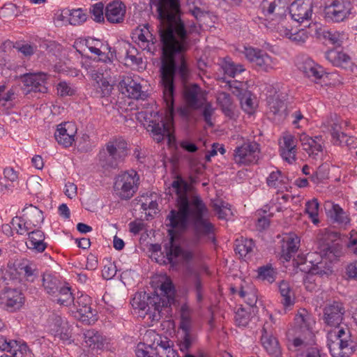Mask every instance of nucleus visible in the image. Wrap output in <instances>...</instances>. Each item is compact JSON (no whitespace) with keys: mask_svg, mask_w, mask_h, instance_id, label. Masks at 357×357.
Instances as JSON below:
<instances>
[{"mask_svg":"<svg viewBox=\"0 0 357 357\" xmlns=\"http://www.w3.org/2000/svg\"><path fill=\"white\" fill-rule=\"evenodd\" d=\"M66 13L68 15V22L71 25H80L87 19L86 13L82 8L67 10Z\"/></svg>","mask_w":357,"mask_h":357,"instance_id":"nucleus-48","label":"nucleus"},{"mask_svg":"<svg viewBox=\"0 0 357 357\" xmlns=\"http://www.w3.org/2000/svg\"><path fill=\"white\" fill-rule=\"evenodd\" d=\"M259 153V144L247 141L235 148L233 160L238 165H248L257 160Z\"/></svg>","mask_w":357,"mask_h":357,"instance_id":"nucleus-13","label":"nucleus"},{"mask_svg":"<svg viewBox=\"0 0 357 357\" xmlns=\"http://www.w3.org/2000/svg\"><path fill=\"white\" fill-rule=\"evenodd\" d=\"M134 38H135V42L142 50L148 52H151L154 50L155 38L151 32L148 24L137 28L134 33Z\"/></svg>","mask_w":357,"mask_h":357,"instance_id":"nucleus-27","label":"nucleus"},{"mask_svg":"<svg viewBox=\"0 0 357 357\" xmlns=\"http://www.w3.org/2000/svg\"><path fill=\"white\" fill-rule=\"evenodd\" d=\"M300 238L294 234H290L287 237L282 246L281 259L289 261L297 252L300 246Z\"/></svg>","mask_w":357,"mask_h":357,"instance_id":"nucleus-32","label":"nucleus"},{"mask_svg":"<svg viewBox=\"0 0 357 357\" xmlns=\"http://www.w3.org/2000/svg\"><path fill=\"white\" fill-rule=\"evenodd\" d=\"M10 225L12 229L15 230L19 235H28L34 229L24 214L22 216L14 217L10 222Z\"/></svg>","mask_w":357,"mask_h":357,"instance_id":"nucleus-43","label":"nucleus"},{"mask_svg":"<svg viewBox=\"0 0 357 357\" xmlns=\"http://www.w3.org/2000/svg\"><path fill=\"white\" fill-rule=\"evenodd\" d=\"M1 303L8 312L20 310L25 303V296L21 290L17 289H6L1 296Z\"/></svg>","mask_w":357,"mask_h":357,"instance_id":"nucleus-19","label":"nucleus"},{"mask_svg":"<svg viewBox=\"0 0 357 357\" xmlns=\"http://www.w3.org/2000/svg\"><path fill=\"white\" fill-rule=\"evenodd\" d=\"M222 105V109L226 116H233L232 105L230 96L227 93H222L218 98Z\"/></svg>","mask_w":357,"mask_h":357,"instance_id":"nucleus-57","label":"nucleus"},{"mask_svg":"<svg viewBox=\"0 0 357 357\" xmlns=\"http://www.w3.org/2000/svg\"><path fill=\"white\" fill-rule=\"evenodd\" d=\"M268 106L270 112L274 115L280 114L284 109V101L279 98L278 95L268 97L267 99Z\"/></svg>","mask_w":357,"mask_h":357,"instance_id":"nucleus-51","label":"nucleus"},{"mask_svg":"<svg viewBox=\"0 0 357 357\" xmlns=\"http://www.w3.org/2000/svg\"><path fill=\"white\" fill-rule=\"evenodd\" d=\"M238 294L250 307H254L257 302V290L252 283L242 284Z\"/></svg>","mask_w":357,"mask_h":357,"instance_id":"nucleus-34","label":"nucleus"},{"mask_svg":"<svg viewBox=\"0 0 357 357\" xmlns=\"http://www.w3.org/2000/svg\"><path fill=\"white\" fill-rule=\"evenodd\" d=\"M15 92L12 88L6 90V85L0 86V105H5L6 102L15 99Z\"/></svg>","mask_w":357,"mask_h":357,"instance_id":"nucleus-59","label":"nucleus"},{"mask_svg":"<svg viewBox=\"0 0 357 357\" xmlns=\"http://www.w3.org/2000/svg\"><path fill=\"white\" fill-rule=\"evenodd\" d=\"M320 29V23L312 22L307 27L300 29H293L289 22L282 20L276 26L277 32L282 37L288 38L297 45H304L310 36L316 37L318 30Z\"/></svg>","mask_w":357,"mask_h":357,"instance_id":"nucleus-7","label":"nucleus"},{"mask_svg":"<svg viewBox=\"0 0 357 357\" xmlns=\"http://www.w3.org/2000/svg\"><path fill=\"white\" fill-rule=\"evenodd\" d=\"M92 299L87 294L78 292L72 303L70 312L73 317L86 324H92L97 320V312L91 307Z\"/></svg>","mask_w":357,"mask_h":357,"instance_id":"nucleus-9","label":"nucleus"},{"mask_svg":"<svg viewBox=\"0 0 357 357\" xmlns=\"http://www.w3.org/2000/svg\"><path fill=\"white\" fill-rule=\"evenodd\" d=\"M156 7L158 19L160 22V36L162 44L161 81L163 99L165 102V115L159 112L142 111L137 119L147 123L146 129L157 142L167 137L169 142L174 138V93L176 63L174 56L182 54L190 46V36L199 34L201 26L182 18L180 1H151Z\"/></svg>","mask_w":357,"mask_h":357,"instance_id":"nucleus-1","label":"nucleus"},{"mask_svg":"<svg viewBox=\"0 0 357 357\" xmlns=\"http://www.w3.org/2000/svg\"><path fill=\"white\" fill-rule=\"evenodd\" d=\"M296 357H327L317 347H309L297 354Z\"/></svg>","mask_w":357,"mask_h":357,"instance_id":"nucleus-61","label":"nucleus"},{"mask_svg":"<svg viewBox=\"0 0 357 357\" xmlns=\"http://www.w3.org/2000/svg\"><path fill=\"white\" fill-rule=\"evenodd\" d=\"M119 85L121 93L130 98L138 100L146 97L145 92L142 90L141 84L132 77H124Z\"/></svg>","mask_w":357,"mask_h":357,"instance_id":"nucleus-24","label":"nucleus"},{"mask_svg":"<svg viewBox=\"0 0 357 357\" xmlns=\"http://www.w3.org/2000/svg\"><path fill=\"white\" fill-rule=\"evenodd\" d=\"M4 178L0 179V185L4 186L6 189H8L11 185L3 183V180H7L11 183H14L18 180V172L15 171L13 167H6L3 170Z\"/></svg>","mask_w":357,"mask_h":357,"instance_id":"nucleus-56","label":"nucleus"},{"mask_svg":"<svg viewBox=\"0 0 357 357\" xmlns=\"http://www.w3.org/2000/svg\"><path fill=\"white\" fill-rule=\"evenodd\" d=\"M23 271L24 277L29 281H33L37 275V268L34 264H29L21 268Z\"/></svg>","mask_w":357,"mask_h":357,"instance_id":"nucleus-63","label":"nucleus"},{"mask_svg":"<svg viewBox=\"0 0 357 357\" xmlns=\"http://www.w3.org/2000/svg\"><path fill=\"white\" fill-rule=\"evenodd\" d=\"M296 137L289 133H284L279 139V153L284 161L289 165L296 162L298 153Z\"/></svg>","mask_w":357,"mask_h":357,"instance_id":"nucleus-16","label":"nucleus"},{"mask_svg":"<svg viewBox=\"0 0 357 357\" xmlns=\"http://www.w3.org/2000/svg\"><path fill=\"white\" fill-rule=\"evenodd\" d=\"M261 342L270 356L278 357L281 355V348L278 339L267 331L266 325H264L262 330Z\"/></svg>","mask_w":357,"mask_h":357,"instance_id":"nucleus-28","label":"nucleus"},{"mask_svg":"<svg viewBox=\"0 0 357 357\" xmlns=\"http://www.w3.org/2000/svg\"><path fill=\"white\" fill-rule=\"evenodd\" d=\"M277 275V271L271 264H266L258 268L257 278L263 281H266L269 283H273Z\"/></svg>","mask_w":357,"mask_h":357,"instance_id":"nucleus-45","label":"nucleus"},{"mask_svg":"<svg viewBox=\"0 0 357 357\" xmlns=\"http://www.w3.org/2000/svg\"><path fill=\"white\" fill-rule=\"evenodd\" d=\"M291 118L293 119L292 124L296 128H300L304 125H307L308 119L305 118L300 110H296L291 114Z\"/></svg>","mask_w":357,"mask_h":357,"instance_id":"nucleus-62","label":"nucleus"},{"mask_svg":"<svg viewBox=\"0 0 357 357\" xmlns=\"http://www.w3.org/2000/svg\"><path fill=\"white\" fill-rule=\"evenodd\" d=\"M160 295L153 294L147 296L145 295L142 299V296L136 295L131 301L134 309H137L149 314L153 320L160 318V313L163 308L169 307L174 303L176 290L170 278H166L160 287Z\"/></svg>","mask_w":357,"mask_h":357,"instance_id":"nucleus-5","label":"nucleus"},{"mask_svg":"<svg viewBox=\"0 0 357 357\" xmlns=\"http://www.w3.org/2000/svg\"><path fill=\"white\" fill-rule=\"evenodd\" d=\"M295 324L301 328L304 329L308 336L312 337V328L315 324L314 320L312 316L305 309H301L295 316Z\"/></svg>","mask_w":357,"mask_h":357,"instance_id":"nucleus-33","label":"nucleus"},{"mask_svg":"<svg viewBox=\"0 0 357 357\" xmlns=\"http://www.w3.org/2000/svg\"><path fill=\"white\" fill-rule=\"evenodd\" d=\"M44 326L48 333L59 338L64 343L70 344L73 342L72 330L67 322L58 314L50 313Z\"/></svg>","mask_w":357,"mask_h":357,"instance_id":"nucleus-11","label":"nucleus"},{"mask_svg":"<svg viewBox=\"0 0 357 357\" xmlns=\"http://www.w3.org/2000/svg\"><path fill=\"white\" fill-rule=\"evenodd\" d=\"M353 8L351 1H331L324 9L327 21L340 22L348 18Z\"/></svg>","mask_w":357,"mask_h":357,"instance_id":"nucleus-15","label":"nucleus"},{"mask_svg":"<svg viewBox=\"0 0 357 357\" xmlns=\"http://www.w3.org/2000/svg\"><path fill=\"white\" fill-rule=\"evenodd\" d=\"M63 284L60 280L51 274H45L43 277V287L50 299L56 295Z\"/></svg>","mask_w":357,"mask_h":357,"instance_id":"nucleus-39","label":"nucleus"},{"mask_svg":"<svg viewBox=\"0 0 357 357\" xmlns=\"http://www.w3.org/2000/svg\"><path fill=\"white\" fill-rule=\"evenodd\" d=\"M79 45L86 46L91 53L98 56V61L104 63H112V59L108 54L102 51V50L110 49L109 47L107 45H103L100 40L93 38H80Z\"/></svg>","mask_w":357,"mask_h":357,"instance_id":"nucleus-25","label":"nucleus"},{"mask_svg":"<svg viewBox=\"0 0 357 357\" xmlns=\"http://www.w3.org/2000/svg\"><path fill=\"white\" fill-rule=\"evenodd\" d=\"M312 8V1H292L289 10L294 21L303 23L311 19L313 13Z\"/></svg>","mask_w":357,"mask_h":357,"instance_id":"nucleus-20","label":"nucleus"},{"mask_svg":"<svg viewBox=\"0 0 357 357\" xmlns=\"http://www.w3.org/2000/svg\"><path fill=\"white\" fill-rule=\"evenodd\" d=\"M303 149L313 158H318L324 151V140L321 136L310 137L303 133L300 137Z\"/></svg>","mask_w":357,"mask_h":357,"instance_id":"nucleus-21","label":"nucleus"},{"mask_svg":"<svg viewBox=\"0 0 357 357\" xmlns=\"http://www.w3.org/2000/svg\"><path fill=\"white\" fill-rule=\"evenodd\" d=\"M169 246L165 248V252L167 259L173 268L177 269L180 265H187L199 257L198 250L177 245L172 230H169Z\"/></svg>","mask_w":357,"mask_h":357,"instance_id":"nucleus-8","label":"nucleus"},{"mask_svg":"<svg viewBox=\"0 0 357 357\" xmlns=\"http://www.w3.org/2000/svg\"><path fill=\"white\" fill-rule=\"evenodd\" d=\"M213 207L219 219L227 220L232 215L231 205L221 199L214 201Z\"/></svg>","mask_w":357,"mask_h":357,"instance_id":"nucleus-46","label":"nucleus"},{"mask_svg":"<svg viewBox=\"0 0 357 357\" xmlns=\"http://www.w3.org/2000/svg\"><path fill=\"white\" fill-rule=\"evenodd\" d=\"M84 342L86 347L92 349H100L104 345L103 337L93 329L88 330L84 333Z\"/></svg>","mask_w":357,"mask_h":357,"instance_id":"nucleus-41","label":"nucleus"},{"mask_svg":"<svg viewBox=\"0 0 357 357\" xmlns=\"http://www.w3.org/2000/svg\"><path fill=\"white\" fill-rule=\"evenodd\" d=\"M12 344V349L8 353L13 357H26L29 354L30 350L25 342L15 340Z\"/></svg>","mask_w":357,"mask_h":357,"instance_id":"nucleus-49","label":"nucleus"},{"mask_svg":"<svg viewBox=\"0 0 357 357\" xmlns=\"http://www.w3.org/2000/svg\"><path fill=\"white\" fill-rule=\"evenodd\" d=\"M47 75L44 73H27L23 75L22 82L26 93L31 92L47 93Z\"/></svg>","mask_w":357,"mask_h":357,"instance_id":"nucleus-17","label":"nucleus"},{"mask_svg":"<svg viewBox=\"0 0 357 357\" xmlns=\"http://www.w3.org/2000/svg\"><path fill=\"white\" fill-rule=\"evenodd\" d=\"M51 300L59 305L69 307L73 303L75 296L71 288L68 284H63Z\"/></svg>","mask_w":357,"mask_h":357,"instance_id":"nucleus-37","label":"nucleus"},{"mask_svg":"<svg viewBox=\"0 0 357 357\" xmlns=\"http://www.w3.org/2000/svg\"><path fill=\"white\" fill-rule=\"evenodd\" d=\"M344 312L343 304L337 301H333L324 309V323L334 328L327 336V345L333 357H349L354 351L355 343L349 329L347 326H340Z\"/></svg>","mask_w":357,"mask_h":357,"instance_id":"nucleus-3","label":"nucleus"},{"mask_svg":"<svg viewBox=\"0 0 357 357\" xmlns=\"http://www.w3.org/2000/svg\"><path fill=\"white\" fill-rule=\"evenodd\" d=\"M331 208L328 213L331 219L339 225H347L350 222V218L347 213L337 204L330 202Z\"/></svg>","mask_w":357,"mask_h":357,"instance_id":"nucleus-42","label":"nucleus"},{"mask_svg":"<svg viewBox=\"0 0 357 357\" xmlns=\"http://www.w3.org/2000/svg\"><path fill=\"white\" fill-rule=\"evenodd\" d=\"M319 207V205L317 199H316L308 201L305 205V212L307 213L310 219L314 225L319 222L318 218Z\"/></svg>","mask_w":357,"mask_h":357,"instance_id":"nucleus-52","label":"nucleus"},{"mask_svg":"<svg viewBox=\"0 0 357 357\" xmlns=\"http://www.w3.org/2000/svg\"><path fill=\"white\" fill-rule=\"evenodd\" d=\"M281 303L286 310H290L295 303V295L288 282L282 281L279 284Z\"/></svg>","mask_w":357,"mask_h":357,"instance_id":"nucleus-38","label":"nucleus"},{"mask_svg":"<svg viewBox=\"0 0 357 357\" xmlns=\"http://www.w3.org/2000/svg\"><path fill=\"white\" fill-rule=\"evenodd\" d=\"M77 132V128L75 122H63L57 126L54 137L58 144L67 148L74 143Z\"/></svg>","mask_w":357,"mask_h":357,"instance_id":"nucleus-18","label":"nucleus"},{"mask_svg":"<svg viewBox=\"0 0 357 357\" xmlns=\"http://www.w3.org/2000/svg\"><path fill=\"white\" fill-rule=\"evenodd\" d=\"M104 5L102 1L93 4L90 8L91 17L98 23H104L105 20Z\"/></svg>","mask_w":357,"mask_h":357,"instance_id":"nucleus-50","label":"nucleus"},{"mask_svg":"<svg viewBox=\"0 0 357 357\" xmlns=\"http://www.w3.org/2000/svg\"><path fill=\"white\" fill-rule=\"evenodd\" d=\"M316 37L319 38H322L332 45H340L343 40L347 38V34L343 31L326 30L320 24V29H319Z\"/></svg>","mask_w":357,"mask_h":357,"instance_id":"nucleus-36","label":"nucleus"},{"mask_svg":"<svg viewBox=\"0 0 357 357\" xmlns=\"http://www.w3.org/2000/svg\"><path fill=\"white\" fill-rule=\"evenodd\" d=\"M234 319L237 326L245 327L250 321V314L243 308L240 307L236 312Z\"/></svg>","mask_w":357,"mask_h":357,"instance_id":"nucleus-60","label":"nucleus"},{"mask_svg":"<svg viewBox=\"0 0 357 357\" xmlns=\"http://www.w3.org/2000/svg\"><path fill=\"white\" fill-rule=\"evenodd\" d=\"M342 119L336 114L331 115L322 122L321 127L331 133L335 145L348 146L351 139L342 130Z\"/></svg>","mask_w":357,"mask_h":357,"instance_id":"nucleus-14","label":"nucleus"},{"mask_svg":"<svg viewBox=\"0 0 357 357\" xmlns=\"http://www.w3.org/2000/svg\"><path fill=\"white\" fill-rule=\"evenodd\" d=\"M125 61L127 66H139L142 62V59L137 54V50L132 47L127 51Z\"/></svg>","mask_w":357,"mask_h":357,"instance_id":"nucleus-58","label":"nucleus"},{"mask_svg":"<svg viewBox=\"0 0 357 357\" xmlns=\"http://www.w3.org/2000/svg\"><path fill=\"white\" fill-rule=\"evenodd\" d=\"M192 326V319L190 310L187 306H182L180 328L183 332L190 331Z\"/></svg>","mask_w":357,"mask_h":357,"instance_id":"nucleus-53","label":"nucleus"},{"mask_svg":"<svg viewBox=\"0 0 357 357\" xmlns=\"http://www.w3.org/2000/svg\"><path fill=\"white\" fill-rule=\"evenodd\" d=\"M183 333V337L178 341V347L181 352L185 353L191 348L195 340V337L191 334L190 331Z\"/></svg>","mask_w":357,"mask_h":357,"instance_id":"nucleus-55","label":"nucleus"},{"mask_svg":"<svg viewBox=\"0 0 357 357\" xmlns=\"http://www.w3.org/2000/svg\"><path fill=\"white\" fill-rule=\"evenodd\" d=\"M139 183V176L135 170L121 172L114 178V195L121 200H128L137 192Z\"/></svg>","mask_w":357,"mask_h":357,"instance_id":"nucleus-6","label":"nucleus"},{"mask_svg":"<svg viewBox=\"0 0 357 357\" xmlns=\"http://www.w3.org/2000/svg\"><path fill=\"white\" fill-rule=\"evenodd\" d=\"M297 66L307 77L315 80L320 79L325 74L324 68L307 56H301Z\"/></svg>","mask_w":357,"mask_h":357,"instance_id":"nucleus-22","label":"nucleus"},{"mask_svg":"<svg viewBox=\"0 0 357 357\" xmlns=\"http://www.w3.org/2000/svg\"><path fill=\"white\" fill-rule=\"evenodd\" d=\"M255 246L254 241L252 239L241 238L237 239L235 243V251L241 257H246L252 251Z\"/></svg>","mask_w":357,"mask_h":357,"instance_id":"nucleus-47","label":"nucleus"},{"mask_svg":"<svg viewBox=\"0 0 357 357\" xmlns=\"http://www.w3.org/2000/svg\"><path fill=\"white\" fill-rule=\"evenodd\" d=\"M243 54L258 70L269 72L278 63L276 58L271 57L264 51L252 47H245Z\"/></svg>","mask_w":357,"mask_h":357,"instance_id":"nucleus-12","label":"nucleus"},{"mask_svg":"<svg viewBox=\"0 0 357 357\" xmlns=\"http://www.w3.org/2000/svg\"><path fill=\"white\" fill-rule=\"evenodd\" d=\"M176 197L177 211L172 210L168 215L169 225L174 229L185 230L191 222L197 235H210L214 231V226L204 214L207 208L198 195L188 196L190 186L182 176L178 175L172 183Z\"/></svg>","mask_w":357,"mask_h":357,"instance_id":"nucleus-2","label":"nucleus"},{"mask_svg":"<svg viewBox=\"0 0 357 357\" xmlns=\"http://www.w3.org/2000/svg\"><path fill=\"white\" fill-rule=\"evenodd\" d=\"M45 240L44 232L40 229H34L28 234L26 245L29 249L33 250L35 252L42 253L47 247Z\"/></svg>","mask_w":357,"mask_h":357,"instance_id":"nucleus-29","label":"nucleus"},{"mask_svg":"<svg viewBox=\"0 0 357 357\" xmlns=\"http://www.w3.org/2000/svg\"><path fill=\"white\" fill-rule=\"evenodd\" d=\"M242 109L248 114H252L255 109L256 104L250 93L245 92L240 98Z\"/></svg>","mask_w":357,"mask_h":357,"instance_id":"nucleus-54","label":"nucleus"},{"mask_svg":"<svg viewBox=\"0 0 357 357\" xmlns=\"http://www.w3.org/2000/svg\"><path fill=\"white\" fill-rule=\"evenodd\" d=\"M107 155L100 157L104 166L116 168L128 155V144L122 138L115 139L106 145Z\"/></svg>","mask_w":357,"mask_h":357,"instance_id":"nucleus-10","label":"nucleus"},{"mask_svg":"<svg viewBox=\"0 0 357 357\" xmlns=\"http://www.w3.org/2000/svg\"><path fill=\"white\" fill-rule=\"evenodd\" d=\"M58 94L61 96H73L75 90L66 82H60L57 84Z\"/></svg>","mask_w":357,"mask_h":357,"instance_id":"nucleus-64","label":"nucleus"},{"mask_svg":"<svg viewBox=\"0 0 357 357\" xmlns=\"http://www.w3.org/2000/svg\"><path fill=\"white\" fill-rule=\"evenodd\" d=\"M261 8L266 16L275 15L282 18L289 7L286 1H262Z\"/></svg>","mask_w":357,"mask_h":357,"instance_id":"nucleus-31","label":"nucleus"},{"mask_svg":"<svg viewBox=\"0 0 357 357\" xmlns=\"http://www.w3.org/2000/svg\"><path fill=\"white\" fill-rule=\"evenodd\" d=\"M126 6L123 1H110L105 8L106 20L111 24H121L124 21Z\"/></svg>","mask_w":357,"mask_h":357,"instance_id":"nucleus-26","label":"nucleus"},{"mask_svg":"<svg viewBox=\"0 0 357 357\" xmlns=\"http://www.w3.org/2000/svg\"><path fill=\"white\" fill-rule=\"evenodd\" d=\"M266 184L270 188L283 192L288 190L289 179L284 173L277 169L269 174L266 178Z\"/></svg>","mask_w":357,"mask_h":357,"instance_id":"nucleus-30","label":"nucleus"},{"mask_svg":"<svg viewBox=\"0 0 357 357\" xmlns=\"http://www.w3.org/2000/svg\"><path fill=\"white\" fill-rule=\"evenodd\" d=\"M341 246L333 243L321 250V254L308 253L306 257L298 255L294 258L293 265L302 272H309L314 275H328L333 271V263L341 256Z\"/></svg>","mask_w":357,"mask_h":357,"instance_id":"nucleus-4","label":"nucleus"},{"mask_svg":"<svg viewBox=\"0 0 357 357\" xmlns=\"http://www.w3.org/2000/svg\"><path fill=\"white\" fill-rule=\"evenodd\" d=\"M183 98L187 105L192 109L202 107L206 101V95L197 84L185 86Z\"/></svg>","mask_w":357,"mask_h":357,"instance_id":"nucleus-23","label":"nucleus"},{"mask_svg":"<svg viewBox=\"0 0 357 357\" xmlns=\"http://www.w3.org/2000/svg\"><path fill=\"white\" fill-rule=\"evenodd\" d=\"M325 58L333 66L346 68L351 63L350 56L343 51L330 50L325 53Z\"/></svg>","mask_w":357,"mask_h":357,"instance_id":"nucleus-35","label":"nucleus"},{"mask_svg":"<svg viewBox=\"0 0 357 357\" xmlns=\"http://www.w3.org/2000/svg\"><path fill=\"white\" fill-rule=\"evenodd\" d=\"M23 213L28 222L34 229L43 222L44 215L43 211L32 204L26 206L23 209Z\"/></svg>","mask_w":357,"mask_h":357,"instance_id":"nucleus-40","label":"nucleus"},{"mask_svg":"<svg viewBox=\"0 0 357 357\" xmlns=\"http://www.w3.org/2000/svg\"><path fill=\"white\" fill-rule=\"evenodd\" d=\"M221 68L225 75L230 77H234L245 70L243 65L236 64L230 59H225L222 62Z\"/></svg>","mask_w":357,"mask_h":357,"instance_id":"nucleus-44","label":"nucleus"}]
</instances>
